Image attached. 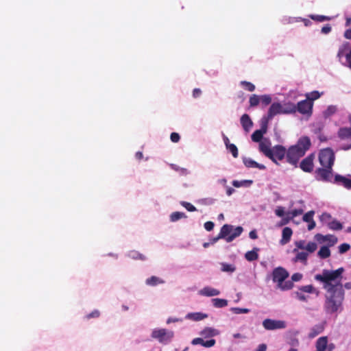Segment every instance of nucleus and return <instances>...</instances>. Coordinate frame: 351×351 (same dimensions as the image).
<instances>
[{
    "instance_id": "1",
    "label": "nucleus",
    "mask_w": 351,
    "mask_h": 351,
    "mask_svg": "<svg viewBox=\"0 0 351 351\" xmlns=\"http://www.w3.org/2000/svg\"><path fill=\"white\" fill-rule=\"evenodd\" d=\"M344 269L339 267L335 270L324 269L316 274L315 279L321 282L326 291L324 308L327 314H333L341 311L345 299V290L342 283Z\"/></svg>"
},
{
    "instance_id": "2",
    "label": "nucleus",
    "mask_w": 351,
    "mask_h": 351,
    "mask_svg": "<svg viewBox=\"0 0 351 351\" xmlns=\"http://www.w3.org/2000/svg\"><path fill=\"white\" fill-rule=\"evenodd\" d=\"M311 145V140L308 136L300 138L295 145L290 146L287 150V162L296 167L299 160L309 149Z\"/></svg>"
},
{
    "instance_id": "3",
    "label": "nucleus",
    "mask_w": 351,
    "mask_h": 351,
    "mask_svg": "<svg viewBox=\"0 0 351 351\" xmlns=\"http://www.w3.org/2000/svg\"><path fill=\"white\" fill-rule=\"evenodd\" d=\"M319 160L323 167L332 169L335 161V154L330 148L321 150L319 154Z\"/></svg>"
},
{
    "instance_id": "4",
    "label": "nucleus",
    "mask_w": 351,
    "mask_h": 351,
    "mask_svg": "<svg viewBox=\"0 0 351 351\" xmlns=\"http://www.w3.org/2000/svg\"><path fill=\"white\" fill-rule=\"evenodd\" d=\"M152 337L161 343L167 344L173 337V332L165 328L155 329L152 332Z\"/></svg>"
},
{
    "instance_id": "5",
    "label": "nucleus",
    "mask_w": 351,
    "mask_h": 351,
    "mask_svg": "<svg viewBox=\"0 0 351 351\" xmlns=\"http://www.w3.org/2000/svg\"><path fill=\"white\" fill-rule=\"evenodd\" d=\"M287 149L285 147L280 145H275L271 149V157H268L274 162L278 164V160H282L286 157Z\"/></svg>"
},
{
    "instance_id": "6",
    "label": "nucleus",
    "mask_w": 351,
    "mask_h": 351,
    "mask_svg": "<svg viewBox=\"0 0 351 351\" xmlns=\"http://www.w3.org/2000/svg\"><path fill=\"white\" fill-rule=\"evenodd\" d=\"M263 326L266 330H271L286 328V323L282 320L266 319L263 322Z\"/></svg>"
},
{
    "instance_id": "7",
    "label": "nucleus",
    "mask_w": 351,
    "mask_h": 351,
    "mask_svg": "<svg viewBox=\"0 0 351 351\" xmlns=\"http://www.w3.org/2000/svg\"><path fill=\"white\" fill-rule=\"evenodd\" d=\"M288 276L287 271L281 267L274 269L272 272L273 280L277 282L278 285H281Z\"/></svg>"
},
{
    "instance_id": "8",
    "label": "nucleus",
    "mask_w": 351,
    "mask_h": 351,
    "mask_svg": "<svg viewBox=\"0 0 351 351\" xmlns=\"http://www.w3.org/2000/svg\"><path fill=\"white\" fill-rule=\"evenodd\" d=\"M295 249L306 250L309 253H313L317 248V245L315 242L310 241L307 244L306 241L300 240L295 242Z\"/></svg>"
},
{
    "instance_id": "9",
    "label": "nucleus",
    "mask_w": 351,
    "mask_h": 351,
    "mask_svg": "<svg viewBox=\"0 0 351 351\" xmlns=\"http://www.w3.org/2000/svg\"><path fill=\"white\" fill-rule=\"evenodd\" d=\"M278 114H282V106L280 103H273L268 110L267 117L262 119L263 121H268L273 119V117Z\"/></svg>"
},
{
    "instance_id": "10",
    "label": "nucleus",
    "mask_w": 351,
    "mask_h": 351,
    "mask_svg": "<svg viewBox=\"0 0 351 351\" xmlns=\"http://www.w3.org/2000/svg\"><path fill=\"white\" fill-rule=\"evenodd\" d=\"M267 125L268 123H267V121H261V129L254 131L252 134V140L254 142L261 143L262 141L263 135L267 131Z\"/></svg>"
},
{
    "instance_id": "11",
    "label": "nucleus",
    "mask_w": 351,
    "mask_h": 351,
    "mask_svg": "<svg viewBox=\"0 0 351 351\" xmlns=\"http://www.w3.org/2000/svg\"><path fill=\"white\" fill-rule=\"evenodd\" d=\"M313 160L314 155L313 154L308 155L307 157H306L301 161L300 164V167L304 172H311L314 167Z\"/></svg>"
},
{
    "instance_id": "12",
    "label": "nucleus",
    "mask_w": 351,
    "mask_h": 351,
    "mask_svg": "<svg viewBox=\"0 0 351 351\" xmlns=\"http://www.w3.org/2000/svg\"><path fill=\"white\" fill-rule=\"evenodd\" d=\"M312 108L313 103L306 99L298 103L296 111H298L301 114H307L311 112Z\"/></svg>"
},
{
    "instance_id": "13",
    "label": "nucleus",
    "mask_w": 351,
    "mask_h": 351,
    "mask_svg": "<svg viewBox=\"0 0 351 351\" xmlns=\"http://www.w3.org/2000/svg\"><path fill=\"white\" fill-rule=\"evenodd\" d=\"M271 142L267 138H264L259 143V150L262 152L266 157H271Z\"/></svg>"
},
{
    "instance_id": "14",
    "label": "nucleus",
    "mask_w": 351,
    "mask_h": 351,
    "mask_svg": "<svg viewBox=\"0 0 351 351\" xmlns=\"http://www.w3.org/2000/svg\"><path fill=\"white\" fill-rule=\"evenodd\" d=\"M293 252L295 254V257L293 258V261L294 263L297 262H301L304 265L307 264V259L308 256L309 252H304V251H299L298 249H293Z\"/></svg>"
},
{
    "instance_id": "15",
    "label": "nucleus",
    "mask_w": 351,
    "mask_h": 351,
    "mask_svg": "<svg viewBox=\"0 0 351 351\" xmlns=\"http://www.w3.org/2000/svg\"><path fill=\"white\" fill-rule=\"evenodd\" d=\"M319 179L323 181H329L332 177V169L326 167L319 168L316 171Z\"/></svg>"
},
{
    "instance_id": "16",
    "label": "nucleus",
    "mask_w": 351,
    "mask_h": 351,
    "mask_svg": "<svg viewBox=\"0 0 351 351\" xmlns=\"http://www.w3.org/2000/svg\"><path fill=\"white\" fill-rule=\"evenodd\" d=\"M325 328V324L324 323H319L314 326H313L310 332L308 333V337L310 339H313L314 337H317L318 335L322 333Z\"/></svg>"
},
{
    "instance_id": "17",
    "label": "nucleus",
    "mask_w": 351,
    "mask_h": 351,
    "mask_svg": "<svg viewBox=\"0 0 351 351\" xmlns=\"http://www.w3.org/2000/svg\"><path fill=\"white\" fill-rule=\"evenodd\" d=\"M243 162L247 168H258L261 170L266 169L264 165L259 164L250 158H243Z\"/></svg>"
},
{
    "instance_id": "18",
    "label": "nucleus",
    "mask_w": 351,
    "mask_h": 351,
    "mask_svg": "<svg viewBox=\"0 0 351 351\" xmlns=\"http://www.w3.org/2000/svg\"><path fill=\"white\" fill-rule=\"evenodd\" d=\"M316 351H327L328 348V337H319L315 343Z\"/></svg>"
},
{
    "instance_id": "19",
    "label": "nucleus",
    "mask_w": 351,
    "mask_h": 351,
    "mask_svg": "<svg viewBox=\"0 0 351 351\" xmlns=\"http://www.w3.org/2000/svg\"><path fill=\"white\" fill-rule=\"evenodd\" d=\"M241 123L243 130L248 132L253 125L252 121L247 114H244L241 117Z\"/></svg>"
},
{
    "instance_id": "20",
    "label": "nucleus",
    "mask_w": 351,
    "mask_h": 351,
    "mask_svg": "<svg viewBox=\"0 0 351 351\" xmlns=\"http://www.w3.org/2000/svg\"><path fill=\"white\" fill-rule=\"evenodd\" d=\"M315 238H316L317 241L320 243L328 241V242L331 243L332 245L336 243L337 241V237L333 235H330V234L324 236L321 234H317L315 235Z\"/></svg>"
},
{
    "instance_id": "21",
    "label": "nucleus",
    "mask_w": 351,
    "mask_h": 351,
    "mask_svg": "<svg viewBox=\"0 0 351 351\" xmlns=\"http://www.w3.org/2000/svg\"><path fill=\"white\" fill-rule=\"evenodd\" d=\"M293 231L291 228L289 227H285L282 230V239L280 240V243L282 245L287 244L289 243L291 240V237L292 236Z\"/></svg>"
},
{
    "instance_id": "22",
    "label": "nucleus",
    "mask_w": 351,
    "mask_h": 351,
    "mask_svg": "<svg viewBox=\"0 0 351 351\" xmlns=\"http://www.w3.org/2000/svg\"><path fill=\"white\" fill-rule=\"evenodd\" d=\"M335 181L338 183H341L345 188L351 189V179L347 178L341 175H336L335 177Z\"/></svg>"
},
{
    "instance_id": "23",
    "label": "nucleus",
    "mask_w": 351,
    "mask_h": 351,
    "mask_svg": "<svg viewBox=\"0 0 351 351\" xmlns=\"http://www.w3.org/2000/svg\"><path fill=\"white\" fill-rule=\"evenodd\" d=\"M200 294L202 295L211 297L219 295L220 291L216 289L210 287H206L200 291Z\"/></svg>"
},
{
    "instance_id": "24",
    "label": "nucleus",
    "mask_w": 351,
    "mask_h": 351,
    "mask_svg": "<svg viewBox=\"0 0 351 351\" xmlns=\"http://www.w3.org/2000/svg\"><path fill=\"white\" fill-rule=\"evenodd\" d=\"M233 230V226L229 224L223 225L220 230L219 237H222V239L226 238L231 234Z\"/></svg>"
},
{
    "instance_id": "25",
    "label": "nucleus",
    "mask_w": 351,
    "mask_h": 351,
    "mask_svg": "<svg viewBox=\"0 0 351 351\" xmlns=\"http://www.w3.org/2000/svg\"><path fill=\"white\" fill-rule=\"evenodd\" d=\"M258 248L254 247L252 250L247 252L245 254V259L248 261H256L258 258Z\"/></svg>"
},
{
    "instance_id": "26",
    "label": "nucleus",
    "mask_w": 351,
    "mask_h": 351,
    "mask_svg": "<svg viewBox=\"0 0 351 351\" xmlns=\"http://www.w3.org/2000/svg\"><path fill=\"white\" fill-rule=\"evenodd\" d=\"M243 229L241 226H237V228H234L233 230L231 232V234L226 238L227 242H231L235 238L240 236L243 232Z\"/></svg>"
},
{
    "instance_id": "27",
    "label": "nucleus",
    "mask_w": 351,
    "mask_h": 351,
    "mask_svg": "<svg viewBox=\"0 0 351 351\" xmlns=\"http://www.w3.org/2000/svg\"><path fill=\"white\" fill-rule=\"evenodd\" d=\"M349 48H350L349 43H343L339 48L338 53H337V58H339V61L341 60L342 57H343L344 56H346V53H348L347 51L349 50Z\"/></svg>"
},
{
    "instance_id": "28",
    "label": "nucleus",
    "mask_w": 351,
    "mask_h": 351,
    "mask_svg": "<svg viewBox=\"0 0 351 351\" xmlns=\"http://www.w3.org/2000/svg\"><path fill=\"white\" fill-rule=\"evenodd\" d=\"M296 112V106L292 103H287L282 106V114H291Z\"/></svg>"
},
{
    "instance_id": "29",
    "label": "nucleus",
    "mask_w": 351,
    "mask_h": 351,
    "mask_svg": "<svg viewBox=\"0 0 351 351\" xmlns=\"http://www.w3.org/2000/svg\"><path fill=\"white\" fill-rule=\"evenodd\" d=\"M317 256L320 258H327L330 256V250L328 246H322L317 252Z\"/></svg>"
},
{
    "instance_id": "30",
    "label": "nucleus",
    "mask_w": 351,
    "mask_h": 351,
    "mask_svg": "<svg viewBox=\"0 0 351 351\" xmlns=\"http://www.w3.org/2000/svg\"><path fill=\"white\" fill-rule=\"evenodd\" d=\"M164 282V280L155 276H152L146 280V284L149 286H156Z\"/></svg>"
},
{
    "instance_id": "31",
    "label": "nucleus",
    "mask_w": 351,
    "mask_h": 351,
    "mask_svg": "<svg viewBox=\"0 0 351 351\" xmlns=\"http://www.w3.org/2000/svg\"><path fill=\"white\" fill-rule=\"evenodd\" d=\"M217 334V331L212 328H206L200 332V335L205 338L212 337Z\"/></svg>"
},
{
    "instance_id": "32",
    "label": "nucleus",
    "mask_w": 351,
    "mask_h": 351,
    "mask_svg": "<svg viewBox=\"0 0 351 351\" xmlns=\"http://www.w3.org/2000/svg\"><path fill=\"white\" fill-rule=\"evenodd\" d=\"M300 291L304 293H315L316 295L319 294V291L317 290L312 285L302 286L300 288Z\"/></svg>"
},
{
    "instance_id": "33",
    "label": "nucleus",
    "mask_w": 351,
    "mask_h": 351,
    "mask_svg": "<svg viewBox=\"0 0 351 351\" xmlns=\"http://www.w3.org/2000/svg\"><path fill=\"white\" fill-rule=\"evenodd\" d=\"M212 302L216 308H223L228 305V300L226 299L214 298L212 300Z\"/></svg>"
},
{
    "instance_id": "34",
    "label": "nucleus",
    "mask_w": 351,
    "mask_h": 351,
    "mask_svg": "<svg viewBox=\"0 0 351 351\" xmlns=\"http://www.w3.org/2000/svg\"><path fill=\"white\" fill-rule=\"evenodd\" d=\"M182 218H186V215L184 213L173 212L170 215V220L173 222H175Z\"/></svg>"
},
{
    "instance_id": "35",
    "label": "nucleus",
    "mask_w": 351,
    "mask_h": 351,
    "mask_svg": "<svg viewBox=\"0 0 351 351\" xmlns=\"http://www.w3.org/2000/svg\"><path fill=\"white\" fill-rule=\"evenodd\" d=\"M328 227L333 230H340L343 228L342 224L335 219L328 223Z\"/></svg>"
},
{
    "instance_id": "36",
    "label": "nucleus",
    "mask_w": 351,
    "mask_h": 351,
    "mask_svg": "<svg viewBox=\"0 0 351 351\" xmlns=\"http://www.w3.org/2000/svg\"><path fill=\"white\" fill-rule=\"evenodd\" d=\"M261 102L260 97L257 95H252L249 99V103L250 107H255L258 105V104Z\"/></svg>"
},
{
    "instance_id": "37",
    "label": "nucleus",
    "mask_w": 351,
    "mask_h": 351,
    "mask_svg": "<svg viewBox=\"0 0 351 351\" xmlns=\"http://www.w3.org/2000/svg\"><path fill=\"white\" fill-rule=\"evenodd\" d=\"M309 17L313 19V21H317V22H323L326 21H330V17L324 15H315V14H311L309 16Z\"/></svg>"
},
{
    "instance_id": "38",
    "label": "nucleus",
    "mask_w": 351,
    "mask_h": 351,
    "mask_svg": "<svg viewBox=\"0 0 351 351\" xmlns=\"http://www.w3.org/2000/svg\"><path fill=\"white\" fill-rule=\"evenodd\" d=\"M306 96V99L308 101L312 102L313 101L316 100L318 98H319L321 96V94L317 90H314V91L311 92L310 93H307Z\"/></svg>"
},
{
    "instance_id": "39",
    "label": "nucleus",
    "mask_w": 351,
    "mask_h": 351,
    "mask_svg": "<svg viewBox=\"0 0 351 351\" xmlns=\"http://www.w3.org/2000/svg\"><path fill=\"white\" fill-rule=\"evenodd\" d=\"M236 268L231 264L223 263H221V271L224 272H234Z\"/></svg>"
},
{
    "instance_id": "40",
    "label": "nucleus",
    "mask_w": 351,
    "mask_h": 351,
    "mask_svg": "<svg viewBox=\"0 0 351 351\" xmlns=\"http://www.w3.org/2000/svg\"><path fill=\"white\" fill-rule=\"evenodd\" d=\"M241 85L247 90L250 91V92H253L254 90H255V86L250 82H247V81H241Z\"/></svg>"
},
{
    "instance_id": "41",
    "label": "nucleus",
    "mask_w": 351,
    "mask_h": 351,
    "mask_svg": "<svg viewBox=\"0 0 351 351\" xmlns=\"http://www.w3.org/2000/svg\"><path fill=\"white\" fill-rule=\"evenodd\" d=\"M252 183V180H242V181H238V180H234L232 182V185L235 187H241L243 185H250Z\"/></svg>"
},
{
    "instance_id": "42",
    "label": "nucleus",
    "mask_w": 351,
    "mask_h": 351,
    "mask_svg": "<svg viewBox=\"0 0 351 351\" xmlns=\"http://www.w3.org/2000/svg\"><path fill=\"white\" fill-rule=\"evenodd\" d=\"M261 104L266 106L271 102V97L269 95H264L260 97Z\"/></svg>"
},
{
    "instance_id": "43",
    "label": "nucleus",
    "mask_w": 351,
    "mask_h": 351,
    "mask_svg": "<svg viewBox=\"0 0 351 351\" xmlns=\"http://www.w3.org/2000/svg\"><path fill=\"white\" fill-rule=\"evenodd\" d=\"M232 154L234 158H237L239 156V152L237 146L234 144L228 145L226 147Z\"/></svg>"
},
{
    "instance_id": "44",
    "label": "nucleus",
    "mask_w": 351,
    "mask_h": 351,
    "mask_svg": "<svg viewBox=\"0 0 351 351\" xmlns=\"http://www.w3.org/2000/svg\"><path fill=\"white\" fill-rule=\"evenodd\" d=\"M282 290H289L292 289L293 283L291 280L283 282L281 285H278Z\"/></svg>"
},
{
    "instance_id": "45",
    "label": "nucleus",
    "mask_w": 351,
    "mask_h": 351,
    "mask_svg": "<svg viewBox=\"0 0 351 351\" xmlns=\"http://www.w3.org/2000/svg\"><path fill=\"white\" fill-rule=\"evenodd\" d=\"M315 212L313 210H310L305 213L302 217L303 221L306 222H309L313 220V215Z\"/></svg>"
},
{
    "instance_id": "46",
    "label": "nucleus",
    "mask_w": 351,
    "mask_h": 351,
    "mask_svg": "<svg viewBox=\"0 0 351 351\" xmlns=\"http://www.w3.org/2000/svg\"><path fill=\"white\" fill-rule=\"evenodd\" d=\"M181 205L182 206H184L188 211H190V212H194V211H196L197 209L193 205L191 204V203L189 202H181Z\"/></svg>"
},
{
    "instance_id": "47",
    "label": "nucleus",
    "mask_w": 351,
    "mask_h": 351,
    "mask_svg": "<svg viewBox=\"0 0 351 351\" xmlns=\"http://www.w3.org/2000/svg\"><path fill=\"white\" fill-rule=\"evenodd\" d=\"M231 311L235 314L247 313L250 312V309L239 307H233Z\"/></svg>"
},
{
    "instance_id": "48",
    "label": "nucleus",
    "mask_w": 351,
    "mask_h": 351,
    "mask_svg": "<svg viewBox=\"0 0 351 351\" xmlns=\"http://www.w3.org/2000/svg\"><path fill=\"white\" fill-rule=\"evenodd\" d=\"M350 249V245L348 243H342L339 246V252L343 254Z\"/></svg>"
},
{
    "instance_id": "49",
    "label": "nucleus",
    "mask_w": 351,
    "mask_h": 351,
    "mask_svg": "<svg viewBox=\"0 0 351 351\" xmlns=\"http://www.w3.org/2000/svg\"><path fill=\"white\" fill-rule=\"evenodd\" d=\"M302 213L303 210L302 209H294L289 213V215H290L289 219H293L295 217L300 215L302 214Z\"/></svg>"
},
{
    "instance_id": "50",
    "label": "nucleus",
    "mask_w": 351,
    "mask_h": 351,
    "mask_svg": "<svg viewBox=\"0 0 351 351\" xmlns=\"http://www.w3.org/2000/svg\"><path fill=\"white\" fill-rule=\"evenodd\" d=\"M100 315V312L98 310H94L90 313H88L86 315V318L87 319H90L91 318H97Z\"/></svg>"
},
{
    "instance_id": "51",
    "label": "nucleus",
    "mask_w": 351,
    "mask_h": 351,
    "mask_svg": "<svg viewBox=\"0 0 351 351\" xmlns=\"http://www.w3.org/2000/svg\"><path fill=\"white\" fill-rule=\"evenodd\" d=\"M188 317H193V319H195V320H201V319H204V317H206V315H204L202 313H194V314H189L188 315Z\"/></svg>"
},
{
    "instance_id": "52",
    "label": "nucleus",
    "mask_w": 351,
    "mask_h": 351,
    "mask_svg": "<svg viewBox=\"0 0 351 351\" xmlns=\"http://www.w3.org/2000/svg\"><path fill=\"white\" fill-rule=\"evenodd\" d=\"M297 298L302 302H306L307 300V297L304 294V292H302L299 290L295 293Z\"/></svg>"
},
{
    "instance_id": "53",
    "label": "nucleus",
    "mask_w": 351,
    "mask_h": 351,
    "mask_svg": "<svg viewBox=\"0 0 351 351\" xmlns=\"http://www.w3.org/2000/svg\"><path fill=\"white\" fill-rule=\"evenodd\" d=\"M171 141L173 143H178L180 141V136L178 133L172 132L170 136Z\"/></svg>"
},
{
    "instance_id": "54",
    "label": "nucleus",
    "mask_w": 351,
    "mask_h": 351,
    "mask_svg": "<svg viewBox=\"0 0 351 351\" xmlns=\"http://www.w3.org/2000/svg\"><path fill=\"white\" fill-rule=\"evenodd\" d=\"M215 343L216 341L214 339H211L207 341H204L203 346L206 348H210L215 346Z\"/></svg>"
},
{
    "instance_id": "55",
    "label": "nucleus",
    "mask_w": 351,
    "mask_h": 351,
    "mask_svg": "<svg viewBox=\"0 0 351 351\" xmlns=\"http://www.w3.org/2000/svg\"><path fill=\"white\" fill-rule=\"evenodd\" d=\"M214 226H215V223L213 222V221H206L205 223H204V228L207 230V231H211L213 230L214 228Z\"/></svg>"
},
{
    "instance_id": "56",
    "label": "nucleus",
    "mask_w": 351,
    "mask_h": 351,
    "mask_svg": "<svg viewBox=\"0 0 351 351\" xmlns=\"http://www.w3.org/2000/svg\"><path fill=\"white\" fill-rule=\"evenodd\" d=\"M204 340L202 339V338H199V337H197V338H195L192 340L191 341V343L193 345H202V346H204Z\"/></svg>"
},
{
    "instance_id": "57",
    "label": "nucleus",
    "mask_w": 351,
    "mask_h": 351,
    "mask_svg": "<svg viewBox=\"0 0 351 351\" xmlns=\"http://www.w3.org/2000/svg\"><path fill=\"white\" fill-rule=\"evenodd\" d=\"M302 278V274L300 273H295L291 276V281H300Z\"/></svg>"
},
{
    "instance_id": "58",
    "label": "nucleus",
    "mask_w": 351,
    "mask_h": 351,
    "mask_svg": "<svg viewBox=\"0 0 351 351\" xmlns=\"http://www.w3.org/2000/svg\"><path fill=\"white\" fill-rule=\"evenodd\" d=\"M289 343L291 346H299V340L296 338V337H291L290 339V341L289 342Z\"/></svg>"
},
{
    "instance_id": "59",
    "label": "nucleus",
    "mask_w": 351,
    "mask_h": 351,
    "mask_svg": "<svg viewBox=\"0 0 351 351\" xmlns=\"http://www.w3.org/2000/svg\"><path fill=\"white\" fill-rule=\"evenodd\" d=\"M319 218L322 221H326L331 218V215L328 213H324L320 216Z\"/></svg>"
},
{
    "instance_id": "60",
    "label": "nucleus",
    "mask_w": 351,
    "mask_h": 351,
    "mask_svg": "<svg viewBox=\"0 0 351 351\" xmlns=\"http://www.w3.org/2000/svg\"><path fill=\"white\" fill-rule=\"evenodd\" d=\"M331 27L330 25H326L322 28V33L326 34L331 32Z\"/></svg>"
},
{
    "instance_id": "61",
    "label": "nucleus",
    "mask_w": 351,
    "mask_h": 351,
    "mask_svg": "<svg viewBox=\"0 0 351 351\" xmlns=\"http://www.w3.org/2000/svg\"><path fill=\"white\" fill-rule=\"evenodd\" d=\"M202 94V90L199 89V88H194L193 90V97L194 98H197L199 97Z\"/></svg>"
},
{
    "instance_id": "62",
    "label": "nucleus",
    "mask_w": 351,
    "mask_h": 351,
    "mask_svg": "<svg viewBox=\"0 0 351 351\" xmlns=\"http://www.w3.org/2000/svg\"><path fill=\"white\" fill-rule=\"evenodd\" d=\"M275 213L278 217H282L285 215V210L282 207H279L275 210Z\"/></svg>"
},
{
    "instance_id": "63",
    "label": "nucleus",
    "mask_w": 351,
    "mask_h": 351,
    "mask_svg": "<svg viewBox=\"0 0 351 351\" xmlns=\"http://www.w3.org/2000/svg\"><path fill=\"white\" fill-rule=\"evenodd\" d=\"M249 237L252 239H257L258 238V235H257V233H256V230H254L250 231V233H249Z\"/></svg>"
},
{
    "instance_id": "64",
    "label": "nucleus",
    "mask_w": 351,
    "mask_h": 351,
    "mask_svg": "<svg viewBox=\"0 0 351 351\" xmlns=\"http://www.w3.org/2000/svg\"><path fill=\"white\" fill-rule=\"evenodd\" d=\"M267 346L264 343L260 344L256 351H266Z\"/></svg>"
}]
</instances>
